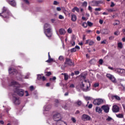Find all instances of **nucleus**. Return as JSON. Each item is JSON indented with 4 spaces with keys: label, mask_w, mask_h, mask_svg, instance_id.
<instances>
[{
    "label": "nucleus",
    "mask_w": 125,
    "mask_h": 125,
    "mask_svg": "<svg viewBox=\"0 0 125 125\" xmlns=\"http://www.w3.org/2000/svg\"><path fill=\"white\" fill-rule=\"evenodd\" d=\"M10 86L16 87V88L14 89V92L15 93H17L19 96H24V90L19 88V87H20L19 83L14 81L11 83Z\"/></svg>",
    "instance_id": "nucleus-1"
},
{
    "label": "nucleus",
    "mask_w": 125,
    "mask_h": 125,
    "mask_svg": "<svg viewBox=\"0 0 125 125\" xmlns=\"http://www.w3.org/2000/svg\"><path fill=\"white\" fill-rule=\"evenodd\" d=\"M53 119L56 122L55 124H53V125H67L66 123L60 120H61V115L59 113H57L54 115Z\"/></svg>",
    "instance_id": "nucleus-2"
},
{
    "label": "nucleus",
    "mask_w": 125,
    "mask_h": 125,
    "mask_svg": "<svg viewBox=\"0 0 125 125\" xmlns=\"http://www.w3.org/2000/svg\"><path fill=\"white\" fill-rule=\"evenodd\" d=\"M0 16L3 19V20L5 22H8V19L10 18V17L12 16V14L11 12H9V13H4V14L0 13Z\"/></svg>",
    "instance_id": "nucleus-3"
},
{
    "label": "nucleus",
    "mask_w": 125,
    "mask_h": 125,
    "mask_svg": "<svg viewBox=\"0 0 125 125\" xmlns=\"http://www.w3.org/2000/svg\"><path fill=\"white\" fill-rule=\"evenodd\" d=\"M104 102V101L102 99H96L94 100L93 104L96 106H99L101 104H102Z\"/></svg>",
    "instance_id": "nucleus-4"
},
{
    "label": "nucleus",
    "mask_w": 125,
    "mask_h": 125,
    "mask_svg": "<svg viewBox=\"0 0 125 125\" xmlns=\"http://www.w3.org/2000/svg\"><path fill=\"white\" fill-rule=\"evenodd\" d=\"M76 89H77L78 91H81L82 90L83 91H85V89H84V84L83 82H82L81 83L78 84L76 86Z\"/></svg>",
    "instance_id": "nucleus-5"
},
{
    "label": "nucleus",
    "mask_w": 125,
    "mask_h": 125,
    "mask_svg": "<svg viewBox=\"0 0 125 125\" xmlns=\"http://www.w3.org/2000/svg\"><path fill=\"white\" fill-rule=\"evenodd\" d=\"M44 34L47 38H51V27L44 29Z\"/></svg>",
    "instance_id": "nucleus-6"
},
{
    "label": "nucleus",
    "mask_w": 125,
    "mask_h": 125,
    "mask_svg": "<svg viewBox=\"0 0 125 125\" xmlns=\"http://www.w3.org/2000/svg\"><path fill=\"white\" fill-rule=\"evenodd\" d=\"M106 77H107L108 79H109L110 81H111L114 83H117V80H116V78H114V76L110 74H106Z\"/></svg>",
    "instance_id": "nucleus-7"
},
{
    "label": "nucleus",
    "mask_w": 125,
    "mask_h": 125,
    "mask_svg": "<svg viewBox=\"0 0 125 125\" xmlns=\"http://www.w3.org/2000/svg\"><path fill=\"white\" fill-rule=\"evenodd\" d=\"M13 103L15 104V105H20V100H19V98H17L16 97H14V95L13 96Z\"/></svg>",
    "instance_id": "nucleus-8"
},
{
    "label": "nucleus",
    "mask_w": 125,
    "mask_h": 125,
    "mask_svg": "<svg viewBox=\"0 0 125 125\" xmlns=\"http://www.w3.org/2000/svg\"><path fill=\"white\" fill-rule=\"evenodd\" d=\"M65 64L68 65L69 66H73L74 62L69 58H66L64 62Z\"/></svg>",
    "instance_id": "nucleus-9"
},
{
    "label": "nucleus",
    "mask_w": 125,
    "mask_h": 125,
    "mask_svg": "<svg viewBox=\"0 0 125 125\" xmlns=\"http://www.w3.org/2000/svg\"><path fill=\"white\" fill-rule=\"evenodd\" d=\"M82 119L83 121H90V120H91V118H90V116L86 114L83 115L82 116Z\"/></svg>",
    "instance_id": "nucleus-10"
},
{
    "label": "nucleus",
    "mask_w": 125,
    "mask_h": 125,
    "mask_svg": "<svg viewBox=\"0 0 125 125\" xmlns=\"http://www.w3.org/2000/svg\"><path fill=\"white\" fill-rule=\"evenodd\" d=\"M8 71L9 73L11 75H16L17 74H18V71H17L16 69L13 68H10Z\"/></svg>",
    "instance_id": "nucleus-11"
},
{
    "label": "nucleus",
    "mask_w": 125,
    "mask_h": 125,
    "mask_svg": "<svg viewBox=\"0 0 125 125\" xmlns=\"http://www.w3.org/2000/svg\"><path fill=\"white\" fill-rule=\"evenodd\" d=\"M112 111L113 113H118L120 111V107L117 105H114L112 107Z\"/></svg>",
    "instance_id": "nucleus-12"
},
{
    "label": "nucleus",
    "mask_w": 125,
    "mask_h": 125,
    "mask_svg": "<svg viewBox=\"0 0 125 125\" xmlns=\"http://www.w3.org/2000/svg\"><path fill=\"white\" fill-rule=\"evenodd\" d=\"M7 2L10 4L11 6H16V2L14 0H7Z\"/></svg>",
    "instance_id": "nucleus-13"
},
{
    "label": "nucleus",
    "mask_w": 125,
    "mask_h": 125,
    "mask_svg": "<svg viewBox=\"0 0 125 125\" xmlns=\"http://www.w3.org/2000/svg\"><path fill=\"white\" fill-rule=\"evenodd\" d=\"M101 33L103 35H108L110 33V31L108 29H103L101 30Z\"/></svg>",
    "instance_id": "nucleus-14"
},
{
    "label": "nucleus",
    "mask_w": 125,
    "mask_h": 125,
    "mask_svg": "<svg viewBox=\"0 0 125 125\" xmlns=\"http://www.w3.org/2000/svg\"><path fill=\"white\" fill-rule=\"evenodd\" d=\"M102 109L104 110L105 113H109V109L110 108H109V106L107 105H103L102 106Z\"/></svg>",
    "instance_id": "nucleus-15"
},
{
    "label": "nucleus",
    "mask_w": 125,
    "mask_h": 125,
    "mask_svg": "<svg viewBox=\"0 0 125 125\" xmlns=\"http://www.w3.org/2000/svg\"><path fill=\"white\" fill-rule=\"evenodd\" d=\"M9 12H10V11H9V10H8V8L4 6L2 8V12H1V14H3L4 13H8Z\"/></svg>",
    "instance_id": "nucleus-16"
},
{
    "label": "nucleus",
    "mask_w": 125,
    "mask_h": 125,
    "mask_svg": "<svg viewBox=\"0 0 125 125\" xmlns=\"http://www.w3.org/2000/svg\"><path fill=\"white\" fill-rule=\"evenodd\" d=\"M115 72H117V73H118L119 74H123L125 73V70L124 69L116 68L115 69Z\"/></svg>",
    "instance_id": "nucleus-17"
},
{
    "label": "nucleus",
    "mask_w": 125,
    "mask_h": 125,
    "mask_svg": "<svg viewBox=\"0 0 125 125\" xmlns=\"http://www.w3.org/2000/svg\"><path fill=\"white\" fill-rule=\"evenodd\" d=\"M46 62H47V63H51V62H55V61L51 58L50 55H49L48 60L46 61Z\"/></svg>",
    "instance_id": "nucleus-18"
},
{
    "label": "nucleus",
    "mask_w": 125,
    "mask_h": 125,
    "mask_svg": "<svg viewBox=\"0 0 125 125\" xmlns=\"http://www.w3.org/2000/svg\"><path fill=\"white\" fill-rule=\"evenodd\" d=\"M90 3L91 4V5H92V6H98V5L97 4V1L93 0L90 2Z\"/></svg>",
    "instance_id": "nucleus-19"
},
{
    "label": "nucleus",
    "mask_w": 125,
    "mask_h": 125,
    "mask_svg": "<svg viewBox=\"0 0 125 125\" xmlns=\"http://www.w3.org/2000/svg\"><path fill=\"white\" fill-rule=\"evenodd\" d=\"M112 99H116L118 101H121V98L118 95H114L112 97Z\"/></svg>",
    "instance_id": "nucleus-20"
},
{
    "label": "nucleus",
    "mask_w": 125,
    "mask_h": 125,
    "mask_svg": "<svg viewBox=\"0 0 125 125\" xmlns=\"http://www.w3.org/2000/svg\"><path fill=\"white\" fill-rule=\"evenodd\" d=\"M59 33L60 35H65L66 31H65V29L61 28L59 30Z\"/></svg>",
    "instance_id": "nucleus-21"
},
{
    "label": "nucleus",
    "mask_w": 125,
    "mask_h": 125,
    "mask_svg": "<svg viewBox=\"0 0 125 125\" xmlns=\"http://www.w3.org/2000/svg\"><path fill=\"white\" fill-rule=\"evenodd\" d=\"M96 112L97 113H99V114H101L102 112V110L101 109V108H100L99 106H97L96 107Z\"/></svg>",
    "instance_id": "nucleus-22"
},
{
    "label": "nucleus",
    "mask_w": 125,
    "mask_h": 125,
    "mask_svg": "<svg viewBox=\"0 0 125 125\" xmlns=\"http://www.w3.org/2000/svg\"><path fill=\"white\" fill-rule=\"evenodd\" d=\"M71 20L73 21V22H75V21H77V16H76V15H72L71 16Z\"/></svg>",
    "instance_id": "nucleus-23"
},
{
    "label": "nucleus",
    "mask_w": 125,
    "mask_h": 125,
    "mask_svg": "<svg viewBox=\"0 0 125 125\" xmlns=\"http://www.w3.org/2000/svg\"><path fill=\"white\" fill-rule=\"evenodd\" d=\"M48 28H50V24L48 23H45L44 25V30H45V29H48Z\"/></svg>",
    "instance_id": "nucleus-24"
},
{
    "label": "nucleus",
    "mask_w": 125,
    "mask_h": 125,
    "mask_svg": "<svg viewBox=\"0 0 125 125\" xmlns=\"http://www.w3.org/2000/svg\"><path fill=\"white\" fill-rule=\"evenodd\" d=\"M64 81H68V80L69 79V75H68V74L66 73V74H64Z\"/></svg>",
    "instance_id": "nucleus-25"
},
{
    "label": "nucleus",
    "mask_w": 125,
    "mask_h": 125,
    "mask_svg": "<svg viewBox=\"0 0 125 125\" xmlns=\"http://www.w3.org/2000/svg\"><path fill=\"white\" fill-rule=\"evenodd\" d=\"M51 109V106L50 105H47L45 107V111H49Z\"/></svg>",
    "instance_id": "nucleus-26"
},
{
    "label": "nucleus",
    "mask_w": 125,
    "mask_h": 125,
    "mask_svg": "<svg viewBox=\"0 0 125 125\" xmlns=\"http://www.w3.org/2000/svg\"><path fill=\"white\" fill-rule=\"evenodd\" d=\"M116 117H117V118H124V114H116Z\"/></svg>",
    "instance_id": "nucleus-27"
},
{
    "label": "nucleus",
    "mask_w": 125,
    "mask_h": 125,
    "mask_svg": "<svg viewBox=\"0 0 125 125\" xmlns=\"http://www.w3.org/2000/svg\"><path fill=\"white\" fill-rule=\"evenodd\" d=\"M59 103H60V101H59V100H55V105L56 107H57V105H58V104H59Z\"/></svg>",
    "instance_id": "nucleus-28"
},
{
    "label": "nucleus",
    "mask_w": 125,
    "mask_h": 125,
    "mask_svg": "<svg viewBox=\"0 0 125 125\" xmlns=\"http://www.w3.org/2000/svg\"><path fill=\"white\" fill-rule=\"evenodd\" d=\"M106 121L107 122H111V121H113V118H112L111 117L108 116L107 118L106 119Z\"/></svg>",
    "instance_id": "nucleus-29"
},
{
    "label": "nucleus",
    "mask_w": 125,
    "mask_h": 125,
    "mask_svg": "<svg viewBox=\"0 0 125 125\" xmlns=\"http://www.w3.org/2000/svg\"><path fill=\"white\" fill-rule=\"evenodd\" d=\"M73 32V30L71 28V27H69L68 29H67V33L68 34H72Z\"/></svg>",
    "instance_id": "nucleus-30"
},
{
    "label": "nucleus",
    "mask_w": 125,
    "mask_h": 125,
    "mask_svg": "<svg viewBox=\"0 0 125 125\" xmlns=\"http://www.w3.org/2000/svg\"><path fill=\"white\" fill-rule=\"evenodd\" d=\"M118 46L119 47V48H123V43L122 42H119L118 43Z\"/></svg>",
    "instance_id": "nucleus-31"
},
{
    "label": "nucleus",
    "mask_w": 125,
    "mask_h": 125,
    "mask_svg": "<svg viewBox=\"0 0 125 125\" xmlns=\"http://www.w3.org/2000/svg\"><path fill=\"white\" fill-rule=\"evenodd\" d=\"M76 104H77L78 106H80L82 105V102L80 100H78L77 102L76 103Z\"/></svg>",
    "instance_id": "nucleus-32"
},
{
    "label": "nucleus",
    "mask_w": 125,
    "mask_h": 125,
    "mask_svg": "<svg viewBox=\"0 0 125 125\" xmlns=\"http://www.w3.org/2000/svg\"><path fill=\"white\" fill-rule=\"evenodd\" d=\"M82 26L84 28H86L87 27V23H86V22H83L82 24Z\"/></svg>",
    "instance_id": "nucleus-33"
},
{
    "label": "nucleus",
    "mask_w": 125,
    "mask_h": 125,
    "mask_svg": "<svg viewBox=\"0 0 125 125\" xmlns=\"http://www.w3.org/2000/svg\"><path fill=\"white\" fill-rule=\"evenodd\" d=\"M23 1L26 4H30V1L28 0H23Z\"/></svg>",
    "instance_id": "nucleus-34"
},
{
    "label": "nucleus",
    "mask_w": 125,
    "mask_h": 125,
    "mask_svg": "<svg viewBox=\"0 0 125 125\" xmlns=\"http://www.w3.org/2000/svg\"><path fill=\"white\" fill-rule=\"evenodd\" d=\"M83 6H84L85 7H86V6H87V2L84 1L83 3Z\"/></svg>",
    "instance_id": "nucleus-35"
},
{
    "label": "nucleus",
    "mask_w": 125,
    "mask_h": 125,
    "mask_svg": "<svg viewBox=\"0 0 125 125\" xmlns=\"http://www.w3.org/2000/svg\"><path fill=\"white\" fill-rule=\"evenodd\" d=\"M87 24H88V25L89 26V27H91V26H92V25H93V23L90 21H87Z\"/></svg>",
    "instance_id": "nucleus-36"
},
{
    "label": "nucleus",
    "mask_w": 125,
    "mask_h": 125,
    "mask_svg": "<svg viewBox=\"0 0 125 125\" xmlns=\"http://www.w3.org/2000/svg\"><path fill=\"white\" fill-rule=\"evenodd\" d=\"M93 44H94V42L91 41L89 42V45H93Z\"/></svg>",
    "instance_id": "nucleus-37"
},
{
    "label": "nucleus",
    "mask_w": 125,
    "mask_h": 125,
    "mask_svg": "<svg viewBox=\"0 0 125 125\" xmlns=\"http://www.w3.org/2000/svg\"><path fill=\"white\" fill-rule=\"evenodd\" d=\"M94 87H98L99 86V83H95L93 85Z\"/></svg>",
    "instance_id": "nucleus-38"
},
{
    "label": "nucleus",
    "mask_w": 125,
    "mask_h": 125,
    "mask_svg": "<svg viewBox=\"0 0 125 125\" xmlns=\"http://www.w3.org/2000/svg\"><path fill=\"white\" fill-rule=\"evenodd\" d=\"M64 59V57H63V56H60L59 57V60H60V61H62V60H63Z\"/></svg>",
    "instance_id": "nucleus-39"
},
{
    "label": "nucleus",
    "mask_w": 125,
    "mask_h": 125,
    "mask_svg": "<svg viewBox=\"0 0 125 125\" xmlns=\"http://www.w3.org/2000/svg\"><path fill=\"white\" fill-rule=\"evenodd\" d=\"M92 98L90 97H85V100L87 101V100H91Z\"/></svg>",
    "instance_id": "nucleus-40"
},
{
    "label": "nucleus",
    "mask_w": 125,
    "mask_h": 125,
    "mask_svg": "<svg viewBox=\"0 0 125 125\" xmlns=\"http://www.w3.org/2000/svg\"><path fill=\"white\" fill-rule=\"evenodd\" d=\"M42 75H38L37 79L38 80H42Z\"/></svg>",
    "instance_id": "nucleus-41"
},
{
    "label": "nucleus",
    "mask_w": 125,
    "mask_h": 125,
    "mask_svg": "<svg viewBox=\"0 0 125 125\" xmlns=\"http://www.w3.org/2000/svg\"><path fill=\"white\" fill-rule=\"evenodd\" d=\"M114 35H115V36H119V35H120V32H119V31H117L115 32Z\"/></svg>",
    "instance_id": "nucleus-42"
},
{
    "label": "nucleus",
    "mask_w": 125,
    "mask_h": 125,
    "mask_svg": "<svg viewBox=\"0 0 125 125\" xmlns=\"http://www.w3.org/2000/svg\"><path fill=\"white\" fill-rule=\"evenodd\" d=\"M51 75V72H46V76H47V77H49V76H50Z\"/></svg>",
    "instance_id": "nucleus-43"
},
{
    "label": "nucleus",
    "mask_w": 125,
    "mask_h": 125,
    "mask_svg": "<svg viewBox=\"0 0 125 125\" xmlns=\"http://www.w3.org/2000/svg\"><path fill=\"white\" fill-rule=\"evenodd\" d=\"M53 4L54 5H58V4H59V3L57 1L55 0L54 1Z\"/></svg>",
    "instance_id": "nucleus-44"
},
{
    "label": "nucleus",
    "mask_w": 125,
    "mask_h": 125,
    "mask_svg": "<svg viewBox=\"0 0 125 125\" xmlns=\"http://www.w3.org/2000/svg\"><path fill=\"white\" fill-rule=\"evenodd\" d=\"M76 51H77V50L75 47L71 49V52H76Z\"/></svg>",
    "instance_id": "nucleus-45"
},
{
    "label": "nucleus",
    "mask_w": 125,
    "mask_h": 125,
    "mask_svg": "<svg viewBox=\"0 0 125 125\" xmlns=\"http://www.w3.org/2000/svg\"><path fill=\"white\" fill-rule=\"evenodd\" d=\"M101 8H96L95 9V11H101Z\"/></svg>",
    "instance_id": "nucleus-46"
},
{
    "label": "nucleus",
    "mask_w": 125,
    "mask_h": 125,
    "mask_svg": "<svg viewBox=\"0 0 125 125\" xmlns=\"http://www.w3.org/2000/svg\"><path fill=\"white\" fill-rule=\"evenodd\" d=\"M70 43H71L72 46H75V44H76V43H75V41H71Z\"/></svg>",
    "instance_id": "nucleus-47"
},
{
    "label": "nucleus",
    "mask_w": 125,
    "mask_h": 125,
    "mask_svg": "<svg viewBox=\"0 0 125 125\" xmlns=\"http://www.w3.org/2000/svg\"><path fill=\"white\" fill-rule=\"evenodd\" d=\"M97 3L98 6V4H100V3H103V1L102 0H98L97 1Z\"/></svg>",
    "instance_id": "nucleus-48"
},
{
    "label": "nucleus",
    "mask_w": 125,
    "mask_h": 125,
    "mask_svg": "<svg viewBox=\"0 0 125 125\" xmlns=\"http://www.w3.org/2000/svg\"><path fill=\"white\" fill-rule=\"evenodd\" d=\"M99 64L100 65H102V64H103V60H102V59L99 60Z\"/></svg>",
    "instance_id": "nucleus-49"
},
{
    "label": "nucleus",
    "mask_w": 125,
    "mask_h": 125,
    "mask_svg": "<svg viewBox=\"0 0 125 125\" xmlns=\"http://www.w3.org/2000/svg\"><path fill=\"white\" fill-rule=\"evenodd\" d=\"M107 11L108 12H113V11H115L113 9H108Z\"/></svg>",
    "instance_id": "nucleus-50"
},
{
    "label": "nucleus",
    "mask_w": 125,
    "mask_h": 125,
    "mask_svg": "<svg viewBox=\"0 0 125 125\" xmlns=\"http://www.w3.org/2000/svg\"><path fill=\"white\" fill-rule=\"evenodd\" d=\"M74 9H75V11H77V12H79L80 11V9L77 7H75Z\"/></svg>",
    "instance_id": "nucleus-51"
},
{
    "label": "nucleus",
    "mask_w": 125,
    "mask_h": 125,
    "mask_svg": "<svg viewBox=\"0 0 125 125\" xmlns=\"http://www.w3.org/2000/svg\"><path fill=\"white\" fill-rule=\"evenodd\" d=\"M71 121H72L73 123H76V122H77L76 119L74 117L71 118Z\"/></svg>",
    "instance_id": "nucleus-52"
},
{
    "label": "nucleus",
    "mask_w": 125,
    "mask_h": 125,
    "mask_svg": "<svg viewBox=\"0 0 125 125\" xmlns=\"http://www.w3.org/2000/svg\"><path fill=\"white\" fill-rule=\"evenodd\" d=\"M88 10L90 11L91 12H92V7L91 6H88Z\"/></svg>",
    "instance_id": "nucleus-53"
},
{
    "label": "nucleus",
    "mask_w": 125,
    "mask_h": 125,
    "mask_svg": "<svg viewBox=\"0 0 125 125\" xmlns=\"http://www.w3.org/2000/svg\"><path fill=\"white\" fill-rule=\"evenodd\" d=\"M102 44H106V40H104L101 42Z\"/></svg>",
    "instance_id": "nucleus-54"
},
{
    "label": "nucleus",
    "mask_w": 125,
    "mask_h": 125,
    "mask_svg": "<svg viewBox=\"0 0 125 125\" xmlns=\"http://www.w3.org/2000/svg\"><path fill=\"white\" fill-rule=\"evenodd\" d=\"M108 69H109V70H113V71H116V69L111 67V66H108Z\"/></svg>",
    "instance_id": "nucleus-55"
},
{
    "label": "nucleus",
    "mask_w": 125,
    "mask_h": 125,
    "mask_svg": "<svg viewBox=\"0 0 125 125\" xmlns=\"http://www.w3.org/2000/svg\"><path fill=\"white\" fill-rule=\"evenodd\" d=\"M59 19H64V17L61 15H60L59 16Z\"/></svg>",
    "instance_id": "nucleus-56"
},
{
    "label": "nucleus",
    "mask_w": 125,
    "mask_h": 125,
    "mask_svg": "<svg viewBox=\"0 0 125 125\" xmlns=\"http://www.w3.org/2000/svg\"><path fill=\"white\" fill-rule=\"evenodd\" d=\"M114 6H115V3H114V2H111L110 7H114Z\"/></svg>",
    "instance_id": "nucleus-57"
},
{
    "label": "nucleus",
    "mask_w": 125,
    "mask_h": 125,
    "mask_svg": "<svg viewBox=\"0 0 125 125\" xmlns=\"http://www.w3.org/2000/svg\"><path fill=\"white\" fill-rule=\"evenodd\" d=\"M88 108H89V109H91V108H92V104H89L88 106Z\"/></svg>",
    "instance_id": "nucleus-58"
},
{
    "label": "nucleus",
    "mask_w": 125,
    "mask_h": 125,
    "mask_svg": "<svg viewBox=\"0 0 125 125\" xmlns=\"http://www.w3.org/2000/svg\"><path fill=\"white\" fill-rule=\"evenodd\" d=\"M63 11L64 13V14H67V13H68V11H67L66 9H63Z\"/></svg>",
    "instance_id": "nucleus-59"
},
{
    "label": "nucleus",
    "mask_w": 125,
    "mask_h": 125,
    "mask_svg": "<svg viewBox=\"0 0 125 125\" xmlns=\"http://www.w3.org/2000/svg\"><path fill=\"white\" fill-rule=\"evenodd\" d=\"M75 49H76V50L78 49V50H80V46H79L78 45L76 46L75 47Z\"/></svg>",
    "instance_id": "nucleus-60"
},
{
    "label": "nucleus",
    "mask_w": 125,
    "mask_h": 125,
    "mask_svg": "<svg viewBox=\"0 0 125 125\" xmlns=\"http://www.w3.org/2000/svg\"><path fill=\"white\" fill-rule=\"evenodd\" d=\"M0 125H4V122L3 120H0Z\"/></svg>",
    "instance_id": "nucleus-61"
},
{
    "label": "nucleus",
    "mask_w": 125,
    "mask_h": 125,
    "mask_svg": "<svg viewBox=\"0 0 125 125\" xmlns=\"http://www.w3.org/2000/svg\"><path fill=\"white\" fill-rule=\"evenodd\" d=\"M69 87H71L72 88H74V87H75V85L74 84H70V85L69 86Z\"/></svg>",
    "instance_id": "nucleus-62"
},
{
    "label": "nucleus",
    "mask_w": 125,
    "mask_h": 125,
    "mask_svg": "<svg viewBox=\"0 0 125 125\" xmlns=\"http://www.w3.org/2000/svg\"><path fill=\"white\" fill-rule=\"evenodd\" d=\"M99 23H100V24H101V25H102V24H103V20H100V21H99Z\"/></svg>",
    "instance_id": "nucleus-63"
},
{
    "label": "nucleus",
    "mask_w": 125,
    "mask_h": 125,
    "mask_svg": "<svg viewBox=\"0 0 125 125\" xmlns=\"http://www.w3.org/2000/svg\"><path fill=\"white\" fill-rule=\"evenodd\" d=\"M75 74L76 75H79V74H80V71H75Z\"/></svg>",
    "instance_id": "nucleus-64"
}]
</instances>
